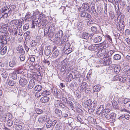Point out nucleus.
<instances>
[{
	"instance_id": "nucleus-22",
	"label": "nucleus",
	"mask_w": 130,
	"mask_h": 130,
	"mask_svg": "<svg viewBox=\"0 0 130 130\" xmlns=\"http://www.w3.org/2000/svg\"><path fill=\"white\" fill-rule=\"evenodd\" d=\"M35 83L34 80L33 79H31L29 81V88L31 89L34 86Z\"/></svg>"
},
{
	"instance_id": "nucleus-54",
	"label": "nucleus",
	"mask_w": 130,
	"mask_h": 130,
	"mask_svg": "<svg viewBox=\"0 0 130 130\" xmlns=\"http://www.w3.org/2000/svg\"><path fill=\"white\" fill-rule=\"evenodd\" d=\"M5 34V40L6 41V43H7V41H9L10 40V37L8 35H7V34H5Z\"/></svg>"
},
{
	"instance_id": "nucleus-18",
	"label": "nucleus",
	"mask_w": 130,
	"mask_h": 130,
	"mask_svg": "<svg viewBox=\"0 0 130 130\" xmlns=\"http://www.w3.org/2000/svg\"><path fill=\"white\" fill-rule=\"evenodd\" d=\"M13 24V26H15L17 27V26H19V21L18 20H14L10 22Z\"/></svg>"
},
{
	"instance_id": "nucleus-58",
	"label": "nucleus",
	"mask_w": 130,
	"mask_h": 130,
	"mask_svg": "<svg viewBox=\"0 0 130 130\" xmlns=\"http://www.w3.org/2000/svg\"><path fill=\"white\" fill-rule=\"evenodd\" d=\"M122 117L123 118L124 117L127 120H128L130 117V116L127 114H125L124 116L122 115Z\"/></svg>"
},
{
	"instance_id": "nucleus-49",
	"label": "nucleus",
	"mask_w": 130,
	"mask_h": 130,
	"mask_svg": "<svg viewBox=\"0 0 130 130\" xmlns=\"http://www.w3.org/2000/svg\"><path fill=\"white\" fill-rule=\"evenodd\" d=\"M32 15L31 13H30L29 12H28L25 16V17L27 19V18H31H31H32Z\"/></svg>"
},
{
	"instance_id": "nucleus-19",
	"label": "nucleus",
	"mask_w": 130,
	"mask_h": 130,
	"mask_svg": "<svg viewBox=\"0 0 130 130\" xmlns=\"http://www.w3.org/2000/svg\"><path fill=\"white\" fill-rule=\"evenodd\" d=\"M102 40V38L100 36L95 37L93 40V41L95 43H98L100 42Z\"/></svg>"
},
{
	"instance_id": "nucleus-64",
	"label": "nucleus",
	"mask_w": 130,
	"mask_h": 130,
	"mask_svg": "<svg viewBox=\"0 0 130 130\" xmlns=\"http://www.w3.org/2000/svg\"><path fill=\"white\" fill-rule=\"evenodd\" d=\"M68 39L66 37H63L62 38L61 41L63 43L64 42H66L68 41Z\"/></svg>"
},
{
	"instance_id": "nucleus-26",
	"label": "nucleus",
	"mask_w": 130,
	"mask_h": 130,
	"mask_svg": "<svg viewBox=\"0 0 130 130\" xmlns=\"http://www.w3.org/2000/svg\"><path fill=\"white\" fill-rule=\"evenodd\" d=\"M119 79L120 82L124 83L126 80V77L124 76H119Z\"/></svg>"
},
{
	"instance_id": "nucleus-13",
	"label": "nucleus",
	"mask_w": 130,
	"mask_h": 130,
	"mask_svg": "<svg viewBox=\"0 0 130 130\" xmlns=\"http://www.w3.org/2000/svg\"><path fill=\"white\" fill-rule=\"evenodd\" d=\"M50 99L48 97L44 96L42 97L40 99V102L42 103L47 102Z\"/></svg>"
},
{
	"instance_id": "nucleus-16",
	"label": "nucleus",
	"mask_w": 130,
	"mask_h": 130,
	"mask_svg": "<svg viewBox=\"0 0 130 130\" xmlns=\"http://www.w3.org/2000/svg\"><path fill=\"white\" fill-rule=\"evenodd\" d=\"M112 115V116H110V122L113 123L115 121V119L116 118V114L114 113H111V115Z\"/></svg>"
},
{
	"instance_id": "nucleus-31",
	"label": "nucleus",
	"mask_w": 130,
	"mask_h": 130,
	"mask_svg": "<svg viewBox=\"0 0 130 130\" xmlns=\"http://www.w3.org/2000/svg\"><path fill=\"white\" fill-rule=\"evenodd\" d=\"M42 89V87L41 86L38 85L35 87V91H40Z\"/></svg>"
},
{
	"instance_id": "nucleus-27",
	"label": "nucleus",
	"mask_w": 130,
	"mask_h": 130,
	"mask_svg": "<svg viewBox=\"0 0 130 130\" xmlns=\"http://www.w3.org/2000/svg\"><path fill=\"white\" fill-rule=\"evenodd\" d=\"M59 54V52L58 50H57L55 51L53 53V57L54 58H56Z\"/></svg>"
},
{
	"instance_id": "nucleus-4",
	"label": "nucleus",
	"mask_w": 130,
	"mask_h": 130,
	"mask_svg": "<svg viewBox=\"0 0 130 130\" xmlns=\"http://www.w3.org/2000/svg\"><path fill=\"white\" fill-rule=\"evenodd\" d=\"M49 118L50 117L48 116H41L39 117L38 121L39 123L43 124L47 122Z\"/></svg>"
},
{
	"instance_id": "nucleus-38",
	"label": "nucleus",
	"mask_w": 130,
	"mask_h": 130,
	"mask_svg": "<svg viewBox=\"0 0 130 130\" xmlns=\"http://www.w3.org/2000/svg\"><path fill=\"white\" fill-rule=\"evenodd\" d=\"M83 38L84 39H87L89 38L88 33L85 32H83L82 34Z\"/></svg>"
},
{
	"instance_id": "nucleus-30",
	"label": "nucleus",
	"mask_w": 130,
	"mask_h": 130,
	"mask_svg": "<svg viewBox=\"0 0 130 130\" xmlns=\"http://www.w3.org/2000/svg\"><path fill=\"white\" fill-rule=\"evenodd\" d=\"M51 93L50 91L48 90H45L43 92H42V94L43 95H48Z\"/></svg>"
},
{
	"instance_id": "nucleus-63",
	"label": "nucleus",
	"mask_w": 130,
	"mask_h": 130,
	"mask_svg": "<svg viewBox=\"0 0 130 130\" xmlns=\"http://www.w3.org/2000/svg\"><path fill=\"white\" fill-rule=\"evenodd\" d=\"M130 101V100L126 98L123 101V102L124 104H126Z\"/></svg>"
},
{
	"instance_id": "nucleus-42",
	"label": "nucleus",
	"mask_w": 130,
	"mask_h": 130,
	"mask_svg": "<svg viewBox=\"0 0 130 130\" xmlns=\"http://www.w3.org/2000/svg\"><path fill=\"white\" fill-rule=\"evenodd\" d=\"M7 29V28H6L5 27L2 26L0 28V31L2 33L6 32Z\"/></svg>"
},
{
	"instance_id": "nucleus-10",
	"label": "nucleus",
	"mask_w": 130,
	"mask_h": 130,
	"mask_svg": "<svg viewBox=\"0 0 130 130\" xmlns=\"http://www.w3.org/2000/svg\"><path fill=\"white\" fill-rule=\"evenodd\" d=\"M18 27L15 26H13L12 29H9V31L10 32H11L12 34L14 33L15 35H17V30L18 29Z\"/></svg>"
},
{
	"instance_id": "nucleus-56",
	"label": "nucleus",
	"mask_w": 130,
	"mask_h": 130,
	"mask_svg": "<svg viewBox=\"0 0 130 130\" xmlns=\"http://www.w3.org/2000/svg\"><path fill=\"white\" fill-rule=\"evenodd\" d=\"M8 84L10 86H12L14 85V82L13 81L9 80Z\"/></svg>"
},
{
	"instance_id": "nucleus-8",
	"label": "nucleus",
	"mask_w": 130,
	"mask_h": 130,
	"mask_svg": "<svg viewBox=\"0 0 130 130\" xmlns=\"http://www.w3.org/2000/svg\"><path fill=\"white\" fill-rule=\"evenodd\" d=\"M28 82L26 79L24 78H21L20 80L19 83L22 87L26 85Z\"/></svg>"
},
{
	"instance_id": "nucleus-34",
	"label": "nucleus",
	"mask_w": 130,
	"mask_h": 130,
	"mask_svg": "<svg viewBox=\"0 0 130 130\" xmlns=\"http://www.w3.org/2000/svg\"><path fill=\"white\" fill-rule=\"evenodd\" d=\"M77 27L78 29L80 30H82L83 29V26L80 22H78L77 24Z\"/></svg>"
},
{
	"instance_id": "nucleus-57",
	"label": "nucleus",
	"mask_w": 130,
	"mask_h": 130,
	"mask_svg": "<svg viewBox=\"0 0 130 130\" xmlns=\"http://www.w3.org/2000/svg\"><path fill=\"white\" fill-rule=\"evenodd\" d=\"M40 91H38L35 93V96L36 97L38 98L40 97L42 95L41 93H40Z\"/></svg>"
},
{
	"instance_id": "nucleus-17",
	"label": "nucleus",
	"mask_w": 130,
	"mask_h": 130,
	"mask_svg": "<svg viewBox=\"0 0 130 130\" xmlns=\"http://www.w3.org/2000/svg\"><path fill=\"white\" fill-rule=\"evenodd\" d=\"M67 99V98H66L64 99V100H66L67 104L70 106L71 108L73 109L74 108V107L72 102L68 100Z\"/></svg>"
},
{
	"instance_id": "nucleus-12",
	"label": "nucleus",
	"mask_w": 130,
	"mask_h": 130,
	"mask_svg": "<svg viewBox=\"0 0 130 130\" xmlns=\"http://www.w3.org/2000/svg\"><path fill=\"white\" fill-rule=\"evenodd\" d=\"M69 65V63H67L66 64H64L61 68L60 71L61 72H63L64 71L65 73H67L68 72V71L67 68L66 69V68Z\"/></svg>"
},
{
	"instance_id": "nucleus-44",
	"label": "nucleus",
	"mask_w": 130,
	"mask_h": 130,
	"mask_svg": "<svg viewBox=\"0 0 130 130\" xmlns=\"http://www.w3.org/2000/svg\"><path fill=\"white\" fill-rule=\"evenodd\" d=\"M11 76L12 78L13 79H17V75L16 73H12L11 74Z\"/></svg>"
},
{
	"instance_id": "nucleus-15",
	"label": "nucleus",
	"mask_w": 130,
	"mask_h": 130,
	"mask_svg": "<svg viewBox=\"0 0 130 130\" xmlns=\"http://www.w3.org/2000/svg\"><path fill=\"white\" fill-rule=\"evenodd\" d=\"M125 107V106H124L123 105H120V106H118V109L122 112H128V111L126 109Z\"/></svg>"
},
{
	"instance_id": "nucleus-11",
	"label": "nucleus",
	"mask_w": 130,
	"mask_h": 130,
	"mask_svg": "<svg viewBox=\"0 0 130 130\" xmlns=\"http://www.w3.org/2000/svg\"><path fill=\"white\" fill-rule=\"evenodd\" d=\"M101 88V86L98 85L94 86L93 87V89L94 92H98L100 90Z\"/></svg>"
},
{
	"instance_id": "nucleus-24",
	"label": "nucleus",
	"mask_w": 130,
	"mask_h": 130,
	"mask_svg": "<svg viewBox=\"0 0 130 130\" xmlns=\"http://www.w3.org/2000/svg\"><path fill=\"white\" fill-rule=\"evenodd\" d=\"M0 11L2 13H4L5 12H6V13H7H7H8L9 14H10L11 13V10H9V9H6L5 8H2L1 10Z\"/></svg>"
},
{
	"instance_id": "nucleus-20",
	"label": "nucleus",
	"mask_w": 130,
	"mask_h": 130,
	"mask_svg": "<svg viewBox=\"0 0 130 130\" xmlns=\"http://www.w3.org/2000/svg\"><path fill=\"white\" fill-rule=\"evenodd\" d=\"M5 38L4 35H0V43L6 44V42L5 40Z\"/></svg>"
},
{
	"instance_id": "nucleus-43",
	"label": "nucleus",
	"mask_w": 130,
	"mask_h": 130,
	"mask_svg": "<svg viewBox=\"0 0 130 130\" xmlns=\"http://www.w3.org/2000/svg\"><path fill=\"white\" fill-rule=\"evenodd\" d=\"M96 49H97V47L96 46H94L93 45H91L88 47V49L91 51H93L94 50H95Z\"/></svg>"
},
{
	"instance_id": "nucleus-46",
	"label": "nucleus",
	"mask_w": 130,
	"mask_h": 130,
	"mask_svg": "<svg viewBox=\"0 0 130 130\" xmlns=\"http://www.w3.org/2000/svg\"><path fill=\"white\" fill-rule=\"evenodd\" d=\"M63 35V31L61 30L59 31L56 34V35L57 36V37H58L59 38L61 37Z\"/></svg>"
},
{
	"instance_id": "nucleus-23",
	"label": "nucleus",
	"mask_w": 130,
	"mask_h": 130,
	"mask_svg": "<svg viewBox=\"0 0 130 130\" xmlns=\"http://www.w3.org/2000/svg\"><path fill=\"white\" fill-rule=\"evenodd\" d=\"M7 49V47L5 46L0 51V54L2 55H4L6 53Z\"/></svg>"
},
{
	"instance_id": "nucleus-39",
	"label": "nucleus",
	"mask_w": 130,
	"mask_h": 130,
	"mask_svg": "<svg viewBox=\"0 0 130 130\" xmlns=\"http://www.w3.org/2000/svg\"><path fill=\"white\" fill-rule=\"evenodd\" d=\"M13 123V121L12 120L9 119L7 122V124L8 126L10 127L12 126Z\"/></svg>"
},
{
	"instance_id": "nucleus-45",
	"label": "nucleus",
	"mask_w": 130,
	"mask_h": 130,
	"mask_svg": "<svg viewBox=\"0 0 130 130\" xmlns=\"http://www.w3.org/2000/svg\"><path fill=\"white\" fill-rule=\"evenodd\" d=\"M23 32L22 31L21 28L20 27L18 28V30H17V33L20 35L22 36L23 35Z\"/></svg>"
},
{
	"instance_id": "nucleus-2",
	"label": "nucleus",
	"mask_w": 130,
	"mask_h": 130,
	"mask_svg": "<svg viewBox=\"0 0 130 130\" xmlns=\"http://www.w3.org/2000/svg\"><path fill=\"white\" fill-rule=\"evenodd\" d=\"M104 106L103 105H101L98 108L96 111V114L98 116L103 117L105 115L103 110H104Z\"/></svg>"
},
{
	"instance_id": "nucleus-60",
	"label": "nucleus",
	"mask_w": 130,
	"mask_h": 130,
	"mask_svg": "<svg viewBox=\"0 0 130 130\" xmlns=\"http://www.w3.org/2000/svg\"><path fill=\"white\" fill-rule=\"evenodd\" d=\"M36 112L38 114H41L43 112L42 110L39 108H37L36 109Z\"/></svg>"
},
{
	"instance_id": "nucleus-53",
	"label": "nucleus",
	"mask_w": 130,
	"mask_h": 130,
	"mask_svg": "<svg viewBox=\"0 0 130 130\" xmlns=\"http://www.w3.org/2000/svg\"><path fill=\"white\" fill-rule=\"evenodd\" d=\"M70 46V43H66L64 47V50H67L68 48H69Z\"/></svg>"
},
{
	"instance_id": "nucleus-52",
	"label": "nucleus",
	"mask_w": 130,
	"mask_h": 130,
	"mask_svg": "<svg viewBox=\"0 0 130 130\" xmlns=\"http://www.w3.org/2000/svg\"><path fill=\"white\" fill-rule=\"evenodd\" d=\"M29 25L28 24H25L23 27V29L24 30L26 31L29 28Z\"/></svg>"
},
{
	"instance_id": "nucleus-6",
	"label": "nucleus",
	"mask_w": 130,
	"mask_h": 130,
	"mask_svg": "<svg viewBox=\"0 0 130 130\" xmlns=\"http://www.w3.org/2000/svg\"><path fill=\"white\" fill-rule=\"evenodd\" d=\"M52 49V47L50 45L46 46L44 50L45 55L47 56L50 55L51 53Z\"/></svg>"
},
{
	"instance_id": "nucleus-5",
	"label": "nucleus",
	"mask_w": 130,
	"mask_h": 130,
	"mask_svg": "<svg viewBox=\"0 0 130 130\" xmlns=\"http://www.w3.org/2000/svg\"><path fill=\"white\" fill-rule=\"evenodd\" d=\"M52 92L55 97L58 98L61 96V92L57 88H53L52 90Z\"/></svg>"
},
{
	"instance_id": "nucleus-32",
	"label": "nucleus",
	"mask_w": 130,
	"mask_h": 130,
	"mask_svg": "<svg viewBox=\"0 0 130 130\" xmlns=\"http://www.w3.org/2000/svg\"><path fill=\"white\" fill-rule=\"evenodd\" d=\"M47 123L46 124V126L47 128H50L51 126H52L51 122L52 120L50 119V118L47 121Z\"/></svg>"
},
{
	"instance_id": "nucleus-51",
	"label": "nucleus",
	"mask_w": 130,
	"mask_h": 130,
	"mask_svg": "<svg viewBox=\"0 0 130 130\" xmlns=\"http://www.w3.org/2000/svg\"><path fill=\"white\" fill-rule=\"evenodd\" d=\"M19 21V27H21L22 25V24L24 22V21L22 19H20L18 20Z\"/></svg>"
},
{
	"instance_id": "nucleus-28",
	"label": "nucleus",
	"mask_w": 130,
	"mask_h": 130,
	"mask_svg": "<svg viewBox=\"0 0 130 130\" xmlns=\"http://www.w3.org/2000/svg\"><path fill=\"white\" fill-rule=\"evenodd\" d=\"M16 64V60H13L10 61L9 63V65L11 67H13Z\"/></svg>"
},
{
	"instance_id": "nucleus-47",
	"label": "nucleus",
	"mask_w": 130,
	"mask_h": 130,
	"mask_svg": "<svg viewBox=\"0 0 130 130\" xmlns=\"http://www.w3.org/2000/svg\"><path fill=\"white\" fill-rule=\"evenodd\" d=\"M40 14H41V12L39 11L38 9H37L35 11H33L32 15L35 16Z\"/></svg>"
},
{
	"instance_id": "nucleus-55",
	"label": "nucleus",
	"mask_w": 130,
	"mask_h": 130,
	"mask_svg": "<svg viewBox=\"0 0 130 130\" xmlns=\"http://www.w3.org/2000/svg\"><path fill=\"white\" fill-rule=\"evenodd\" d=\"M16 5H12L10 7V9H13L15 11H17V10L16 9Z\"/></svg>"
},
{
	"instance_id": "nucleus-41",
	"label": "nucleus",
	"mask_w": 130,
	"mask_h": 130,
	"mask_svg": "<svg viewBox=\"0 0 130 130\" xmlns=\"http://www.w3.org/2000/svg\"><path fill=\"white\" fill-rule=\"evenodd\" d=\"M55 113L57 114L58 116L61 115L62 114V112L61 111L58 109H56L55 110Z\"/></svg>"
},
{
	"instance_id": "nucleus-33",
	"label": "nucleus",
	"mask_w": 130,
	"mask_h": 130,
	"mask_svg": "<svg viewBox=\"0 0 130 130\" xmlns=\"http://www.w3.org/2000/svg\"><path fill=\"white\" fill-rule=\"evenodd\" d=\"M37 44L36 41L33 40L31 42L30 45L32 47H34L36 46Z\"/></svg>"
},
{
	"instance_id": "nucleus-62",
	"label": "nucleus",
	"mask_w": 130,
	"mask_h": 130,
	"mask_svg": "<svg viewBox=\"0 0 130 130\" xmlns=\"http://www.w3.org/2000/svg\"><path fill=\"white\" fill-rule=\"evenodd\" d=\"M91 10L92 11L93 14H95L96 13V10L94 7H92L91 8Z\"/></svg>"
},
{
	"instance_id": "nucleus-21",
	"label": "nucleus",
	"mask_w": 130,
	"mask_h": 130,
	"mask_svg": "<svg viewBox=\"0 0 130 130\" xmlns=\"http://www.w3.org/2000/svg\"><path fill=\"white\" fill-rule=\"evenodd\" d=\"M91 30L94 34H98L99 32V31L98 30L97 28L95 26L92 27L91 28Z\"/></svg>"
},
{
	"instance_id": "nucleus-3",
	"label": "nucleus",
	"mask_w": 130,
	"mask_h": 130,
	"mask_svg": "<svg viewBox=\"0 0 130 130\" xmlns=\"http://www.w3.org/2000/svg\"><path fill=\"white\" fill-rule=\"evenodd\" d=\"M104 106L103 105H101L98 108L96 111V114L98 116L103 117L105 115L103 110H104Z\"/></svg>"
},
{
	"instance_id": "nucleus-61",
	"label": "nucleus",
	"mask_w": 130,
	"mask_h": 130,
	"mask_svg": "<svg viewBox=\"0 0 130 130\" xmlns=\"http://www.w3.org/2000/svg\"><path fill=\"white\" fill-rule=\"evenodd\" d=\"M125 74L127 76L130 75V68L127 69H125Z\"/></svg>"
},
{
	"instance_id": "nucleus-9",
	"label": "nucleus",
	"mask_w": 130,
	"mask_h": 130,
	"mask_svg": "<svg viewBox=\"0 0 130 130\" xmlns=\"http://www.w3.org/2000/svg\"><path fill=\"white\" fill-rule=\"evenodd\" d=\"M80 15L82 17H85L88 18H90L91 17V15L88 13L85 12H82L80 11Z\"/></svg>"
},
{
	"instance_id": "nucleus-1",
	"label": "nucleus",
	"mask_w": 130,
	"mask_h": 130,
	"mask_svg": "<svg viewBox=\"0 0 130 130\" xmlns=\"http://www.w3.org/2000/svg\"><path fill=\"white\" fill-rule=\"evenodd\" d=\"M105 56V57L100 60L99 62L104 66H107L111 64L112 61L111 58L107 56L106 57Z\"/></svg>"
},
{
	"instance_id": "nucleus-25",
	"label": "nucleus",
	"mask_w": 130,
	"mask_h": 130,
	"mask_svg": "<svg viewBox=\"0 0 130 130\" xmlns=\"http://www.w3.org/2000/svg\"><path fill=\"white\" fill-rule=\"evenodd\" d=\"M91 101L90 100H87L84 103V105L86 107H87L89 106H90L91 104Z\"/></svg>"
},
{
	"instance_id": "nucleus-37",
	"label": "nucleus",
	"mask_w": 130,
	"mask_h": 130,
	"mask_svg": "<svg viewBox=\"0 0 130 130\" xmlns=\"http://www.w3.org/2000/svg\"><path fill=\"white\" fill-rule=\"evenodd\" d=\"M48 23V21L46 19H45L43 20L42 22V27L43 28H44L45 26Z\"/></svg>"
},
{
	"instance_id": "nucleus-29",
	"label": "nucleus",
	"mask_w": 130,
	"mask_h": 130,
	"mask_svg": "<svg viewBox=\"0 0 130 130\" xmlns=\"http://www.w3.org/2000/svg\"><path fill=\"white\" fill-rule=\"evenodd\" d=\"M115 52L114 50H110L107 53L105 54L104 56H106L109 57L111 56Z\"/></svg>"
},
{
	"instance_id": "nucleus-35",
	"label": "nucleus",
	"mask_w": 130,
	"mask_h": 130,
	"mask_svg": "<svg viewBox=\"0 0 130 130\" xmlns=\"http://www.w3.org/2000/svg\"><path fill=\"white\" fill-rule=\"evenodd\" d=\"M120 68L119 66H116L114 68V71L116 73H118L120 71Z\"/></svg>"
},
{
	"instance_id": "nucleus-14",
	"label": "nucleus",
	"mask_w": 130,
	"mask_h": 130,
	"mask_svg": "<svg viewBox=\"0 0 130 130\" xmlns=\"http://www.w3.org/2000/svg\"><path fill=\"white\" fill-rule=\"evenodd\" d=\"M0 72L2 77L5 78H6L8 76V74L5 69H2L1 70Z\"/></svg>"
},
{
	"instance_id": "nucleus-36",
	"label": "nucleus",
	"mask_w": 130,
	"mask_h": 130,
	"mask_svg": "<svg viewBox=\"0 0 130 130\" xmlns=\"http://www.w3.org/2000/svg\"><path fill=\"white\" fill-rule=\"evenodd\" d=\"M113 58L115 60H118L121 59V56L119 54H116L114 56Z\"/></svg>"
},
{
	"instance_id": "nucleus-59",
	"label": "nucleus",
	"mask_w": 130,
	"mask_h": 130,
	"mask_svg": "<svg viewBox=\"0 0 130 130\" xmlns=\"http://www.w3.org/2000/svg\"><path fill=\"white\" fill-rule=\"evenodd\" d=\"M20 58L21 60L22 61H24L25 59V57L24 55L22 54L20 55Z\"/></svg>"
},
{
	"instance_id": "nucleus-48",
	"label": "nucleus",
	"mask_w": 130,
	"mask_h": 130,
	"mask_svg": "<svg viewBox=\"0 0 130 130\" xmlns=\"http://www.w3.org/2000/svg\"><path fill=\"white\" fill-rule=\"evenodd\" d=\"M101 45L102 46H103V48H105L108 47L109 46V45L107 43H106L105 42H104L102 43H101Z\"/></svg>"
},
{
	"instance_id": "nucleus-7",
	"label": "nucleus",
	"mask_w": 130,
	"mask_h": 130,
	"mask_svg": "<svg viewBox=\"0 0 130 130\" xmlns=\"http://www.w3.org/2000/svg\"><path fill=\"white\" fill-rule=\"evenodd\" d=\"M13 127L16 130H22L23 127L19 123L14 122Z\"/></svg>"
},
{
	"instance_id": "nucleus-50",
	"label": "nucleus",
	"mask_w": 130,
	"mask_h": 130,
	"mask_svg": "<svg viewBox=\"0 0 130 130\" xmlns=\"http://www.w3.org/2000/svg\"><path fill=\"white\" fill-rule=\"evenodd\" d=\"M92 105H91L90 106L89 108L88 111L89 112H93L95 109L94 108L92 107Z\"/></svg>"
},
{
	"instance_id": "nucleus-40",
	"label": "nucleus",
	"mask_w": 130,
	"mask_h": 130,
	"mask_svg": "<svg viewBox=\"0 0 130 130\" xmlns=\"http://www.w3.org/2000/svg\"><path fill=\"white\" fill-rule=\"evenodd\" d=\"M112 105L113 108L117 109L118 106L116 101H113L112 103Z\"/></svg>"
}]
</instances>
